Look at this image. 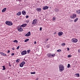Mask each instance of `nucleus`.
Returning a JSON list of instances; mask_svg holds the SVG:
<instances>
[{"label":"nucleus","mask_w":80,"mask_h":80,"mask_svg":"<svg viewBox=\"0 0 80 80\" xmlns=\"http://www.w3.org/2000/svg\"><path fill=\"white\" fill-rule=\"evenodd\" d=\"M22 14L24 15H26V12L25 11H23L22 12Z\"/></svg>","instance_id":"nucleus-15"},{"label":"nucleus","mask_w":80,"mask_h":80,"mask_svg":"<svg viewBox=\"0 0 80 80\" xmlns=\"http://www.w3.org/2000/svg\"><path fill=\"white\" fill-rule=\"evenodd\" d=\"M78 20V18H76L74 20V22H77V21Z\"/></svg>","instance_id":"nucleus-26"},{"label":"nucleus","mask_w":80,"mask_h":80,"mask_svg":"<svg viewBox=\"0 0 80 80\" xmlns=\"http://www.w3.org/2000/svg\"><path fill=\"white\" fill-rule=\"evenodd\" d=\"M25 64V62L24 61H23L21 64H20V67H23V65Z\"/></svg>","instance_id":"nucleus-7"},{"label":"nucleus","mask_w":80,"mask_h":80,"mask_svg":"<svg viewBox=\"0 0 80 80\" xmlns=\"http://www.w3.org/2000/svg\"><path fill=\"white\" fill-rule=\"evenodd\" d=\"M19 60H20V59H17L16 61V62H19Z\"/></svg>","instance_id":"nucleus-25"},{"label":"nucleus","mask_w":80,"mask_h":80,"mask_svg":"<svg viewBox=\"0 0 80 80\" xmlns=\"http://www.w3.org/2000/svg\"><path fill=\"white\" fill-rule=\"evenodd\" d=\"M68 58L71 57V55H68Z\"/></svg>","instance_id":"nucleus-34"},{"label":"nucleus","mask_w":80,"mask_h":80,"mask_svg":"<svg viewBox=\"0 0 80 80\" xmlns=\"http://www.w3.org/2000/svg\"><path fill=\"white\" fill-rule=\"evenodd\" d=\"M68 51H69V50H70V49L69 48H68Z\"/></svg>","instance_id":"nucleus-42"},{"label":"nucleus","mask_w":80,"mask_h":80,"mask_svg":"<svg viewBox=\"0 0 80 80\" xmlns=\"http://www.w3.org/2000/svg\"><path fill=\"white\" fill-rule=\"evenodd\" d=\"M18 29L19 32H22V31H23V29H22V27H21V26H18Z\"/></svg>","instance_id":"nucleus-5"},{"label":"nucleus","mask_w":80,"mask_h":80,"mask_svg":"<svg viewBox=\"0 0 80 80\" xmlns=\"http://www.w3.org/2000/svg\"><path fill=\"white\" fill-rule=\"evenodd\" d=\"M65 43H63L62 44V45L63 46H64V45H65Z\"/></svg>","instance_id":"nucleus-31"},{"label":"nucleus","mask_w":80,"mask_h":80,"mask_svg":"<svg viewBox=\"0 0 80 80\" xmlns=\"http://www.w3.org/2000/svg\"><path fill=\"white\" fill-rule=\"evenodd\" d=\"M6 10H7V8H3L2 10V12H5L6 11Z\"/></svg>","instance_id":"nucleus-16"},{"label":"nucleus","mask_w":80,"mask_h":80,"mask_svg":"<svg viewBox=\"0 0 80 80\" xmlns=\"http://www.w3.org/2000/svg\"><path fill=\"white\" fill-rule=\"evenodd\" d=\"M72 42L73 43H77L78 42V40L76 38H73L72 40Z\"/></svg>","instance_id":"nucleus-4"},{"label":"nucleus","mask_w":80,"mask_h":80,"mask_svg":"<svg viewBox=\"0 0 80 80\" xmlns=\"http://www.w3.org/2000/svg\"><path fill=\"white\" fill-rule=\"evenodd\" d=\"M31 74H35V72H31Z\"/></svg>","instance_id":"nucleus-29"},{"label":"nucleus","mask_w":80,"mask_h":80,"mask_svg":"<svg viewBox=\"0 0 80 80\" xmlns=\"http://www.w3.org/2000/svg\"><path fill=\"white\" fill-rule=\"evenodd\" d=\"M36 10L37 12H41V10H42V8H37Z\"/></svg>","instance_id":"nucleus-14"},{"label":"nucleus","mask_w":80,"mask_h":80,"mask_svg":"<svg viewBox=\"0 0 80 80\" xmlns=\"http://www.w3.org/2000/svg\"><path fill=\"white\" fill-rule=\"evenodd\" d=\"M11 55H12V56H13V55H14V53H12L11 54Z\"/></svg>","instance_id":"nucleus-35"},{"label":"nucleus","mask_w":80,"mask_h":80,"mask_svg":"<svg viewBox=\"0 0 80 80\" xmlns=\"http://www.w3.org/2000/svg\"><path fill=\"white\" fill-rule=\"evenodd\" d=\"M55 19H56V18H52V20L53 21L55 20Z\"/></svg>","instance_id":"nucleus-30"},{"label":"nucleus","mask_w":80,"mask_h":80,"mask_svg":"<svg viewBox=\"0 0 80 80\" xmlns=\"http://www.w3.org/2000/svg\"><path fill=\"white\" fill-rule=\"evenodd\" d=\"M34 44H36L37 43V42L36 41H35L34 43Z\"/></svg>","instance_id":"nucleus-39"},{"label":"nucleus","mask_w":80,"mask_h":80,"mask_svg":"<svg viewBox=\"0 0 80 80\" xmlns=\"http://www.w3.org/2000/svg\"><path fill=\"white\" fill-rule=\"evenodd\" d=\"M26 22L28 23V22H29V20L26 21Z\"/></svg>","instance_id":"nucleus-41"},{"label":"nucleus","mask_w":80,"mask_h":80,"mask_svg":"<svg viewBox=\"0 0 80 80\" xmlns=\"http://www.w3.org/2000/svg\"><path fill=\"white\" fill-rule=\"evenodd\" d=\"M27 25V24H23L21 26V27H25Z\"/></svg>","instance_id":"nucleus-13"},{"label":"nucleus","mask_w":80,"mask_h":80,"mask_svg":"<svg viewBox=\"0 0 80 80\" xmlns=\"http://www.w3.org/2000/svg\"><path fill=\"white\" fill-rule=\"evenodd\" d=\"M28 17H28V15L26 16V18H28Z\"/></svg>","instance_id":"nucleus-33"},{"label":"nucleus","mask_w":80,"mask_h":80,"mask_svg":"<svg viewBox=\"0 0 80 80\" xmlns=\"http://www.w3.org/2000/svg\"><path fill=\"white\" fill-rule=\"evenodd\" d=\"M47 57H48L50 58H52V57H54L55 56V55L54 54H51L50 53H48L47 55Z\"/></svg>","instance_id":"nucleus-2"},{"label":"nucleus","mask_w":80,"mask_h":80,"mask_svg":"<svg viewBox=\"0 0 80 80\" xmlns=\"http://www.w3.org/2000/svg\"><path fill=\"white\" fill-rule=\"evenodd\" d=\"M20 48V46H18L17 48V50H18L19 49V48Z\"/></svg>","instance_id":"nucleus-32"},{"label":"nucleus","mask_w":80,"mask_h":80,"mask_svg":"<svg viewBox=\"0 0 80 80\" xmlns=\"http://www.w3.org/2000/svg\"><path fill=\"white\" fill-rule=\"evenodd\" d=\"M37 23V19H34L32 22V24L33 25H35V24H36V23Z\"/></svg>","instance_id":"nucleus-6"},{"label":"nucleus","mask_w":80,"mask_h":80,"mask_svg":"<svg viewBox=\"0 0 80 80\" xmlns=\"http://www.w3.org/2000/svg\"><path fill=\"white\" fill-rule=\"evenodd\" d=\"M10 50H8V53H10Z\"/></svg>","instance_id":"nucleus-37"},{"label":"nucleus","mask_w":80,"mask_h":80,"mask_svg":"<svg viewBox=\"0 0 80 80\" xmlns=\"http://www.w3.org/2000/svg\"><path fill=\"white\" fill-rule=\"evenodd\" d=\"M42 29V28H40V30L41 31Z\"/></svg>","instance_id":"nucleus-38"},{"label":"nucleus","mask_w":80,"mask_h":80,"mask_svg":"<svg viewBox=\"0 0 80 80\" xmlns=\"http://www.w3.org/2000/svg\"><path fill=\"white\" fill-rule=\"evenodd\" d=\"M27 52L28 53H29L30 52V50H27Z\"/></svg>","instance_id":"nucleus-27"},{"label":"nucleus","mask_w":80,"mask_h":80,"mask_svg":"<svg viewBox=\"0 0 80 80\" xmlns=\"http://www.w3.org/2000/svg\"><path fill=\"white\" fill-rule=\"evenodd\" d=\"M4 56H7V55L5 54H4L3 55Z\"/></svg>","instance_id":"nucleus-43"},{"label":"nucleus","mask_w":80,"mask_h":80,"mask_svg":"<svg viewBox=\"0 0 80 80\" xmlns=\"http://www.w3.org/2000/svg\"><path fill=\"white\" fill-rule=\"evenodd\" d=\"M58 11H59V10H58V9H57V8H56L55 9V12H58Z\"/></svg>","instance_id":"nucleus-20"},{"label":"nucleus","mask_w":80,"mask_h":80,"mask_svg":"<svg viewBox=\"0 0 80 80\" xmlns=\"http://www.w3.org/2000/svg\"><path fill=\"white\" fill-rule=\"evenodd\" d=\"M2 67L3 68V70H5L6 68H5V66H2Z\"/></svg>","instance_id":"nucleus-24"},{"label":"nucleus","mask_w":80,"mask_h":80,"mask_svg":"<svg viewBox=\"0 0 80 80\" xmlns=\"http://www.w3.org/2000/svg\"><path fill=\"white\" fill-rule=\"evenodd\" d=\"M78 52H80V49L79 50H78Z\"/></svg>","instance_id":"nucleus-45"},{"label":"nucleus","mask_w":80,"mask_h":80,"mask_svg":"<svg viewBox=\"0 0 80 80\" xmlns=\"http://www.w3.org/2000/svg\"><path fill=\"white\" fill-rule=\"evenodd\" d=\"M16 15H18L19 16H20V15H21V12H18Z\"/></svg>","instance_id":"nucleus-19"},{"label":"nucleus","mask_w":80,"mask_h":80,"mask_svg":"<svg viewBox=\"0 0 80 80\" xmlns=\"http://www.w3.org/2000/svg\"><path fill=\"white\" fill-rule=\"evenodd\" d=\"M30 35H31L30 32H29L27 34H25V36L26 37H29V36H30Z\"/></svg>","instance_id":"nucleus-9"},{"label":"nucleus","mask_w":80,"mask_h":80,"mask_svg":"<svg viewBox=\"0 0 80 80\" xmlns=\"http://www.w3.org/2000/svg\"><path fill=\"white\" fill-rule=\"evenodd\" d=\"M9 66H11L12 65H11V64H10V62L9 63Z\"/></svg>","instance_id":"nucleus-44"},{"label":"nucleus","mask_w":80,"mask_h":80,"mask_svg":"<svg viewBox=\"0 0 80 80\" xmlns=\"http://www.w3.org/2000/svg\"><path fill=\"white\" fill-rule=\"evenodd\" d=\"M48 39H46L45 40V41H48Z\"/></svg>","instance_id":"nucleus-40"},{"label":"nucleus","mask_w":80,"mask_h":80,"mask_svg":"<svg viewBox=\"0 0 80 80\" xmlns=\"http://www.w3.org/2000/svg\"><path fill=\"white\" fill-rule=\"evenodd\" d=\"M58 36H62L63 35V32L60 31L58 33Z\"/></svg>","instance_id":"nucleus-11"},{"label":"nucleus","mask_w":80,"mask_h":80,"mask_svg":"<svg viewBox=\"0 0 80 80\" xmlns=\"http://www.w3.org/2000/svg\"><path fill=\"white\" fill-rule=\"evenodd\" d=\"M75 75L76 77H79V76H80V75L79 74V73H76L75 74Z\"/></svg>","instance_id":"nucleus-17"},{"label":"nucleus","mask_w":80,"mask_h":80,"mask_svg":"<svg viewBox=\"0 0 80 80\" xmlns=\"http://www.w3.org/2000/svg\"><path fill=\"white\" fill-rule=\"evenodd\" d=\"M6 24L8 25H9L10 26H12L13 25V23L11 21H6L5 22Z\"/></svg>","instance_id":"nucleus-3"},{"label":"nucleus","mask_w":80,"mask_h":80,"mask_svg":"<svg viewBox=\"0 0 80 80\" xmlns=\"http://www.w3.org/2000/svg\"><path fill=\"white\" fill-rule=\"evenodd\" d=\"M76 17H77V15H76V14H73L72 16H71V18H75Z\"/></svg>","instance_id":"nucleus-10"},{"label":"nucleus","mask_w":80,"mask_h":80,"mask_svg":"<svg viewBox=\"0 0 80 80\" xmlns=\"http://www.w3.org/2000/svg\"><path fill=\"white\" fill-rule=\"evenodd\" d=\"M59 71L61 72H63V70H64V67H63V66L62 65H60L59 66Z\"/></svg>","instance_id":"nucleus-1"},{"label":"nucleus","mask_w":80,"mask_h":80,"mask_svg":"<svg viewBox=\"0 0 80 80\" xmlns=\"http://www.w3.org/2000/svg\"><path fill=\"white\" fill-rule=\"evenodd\" d=\"M48 6H45L42 9L44 10H47V9H48Z\"/></svg>","instance_id":"nucleus-12"},{"label":"nucleus","mask_w":80,"mask_h":80,"mask_svg":"<svg viewBox=\"0 0 80 80\" xmlns=\"http://www.w3.org/2000/svg\"><path fill=\"white\" fill-rule=\"evenodd\" d=\"M35 80H38V79H36Z\"/></svg>","instance_id":"nucleus-48"},{"label":"nucleus","mask_w":80,"mask_h":80,"mask_svg":"<svg viewBox=\"0 0 80 80\" xmlns=\"http://www.w3.org/2000/svg\"><path fill=\"white\" fill-rule=\"evenodd\" d=\"M13 42H14L15 43H18V41L17 40H14L13 41Z\"/></svg>","instance_id":"nucleus-21"},{"label":"nucleus","mask_w":80,"mask_h":80,"mask_svg":"<svg viewBox=\"0 0 80 80\" xmlns=\"http://www.w3.org/2000/svg\"><path fill=\"white\" fill-rule=\"evenodd\" d=\"M1 54L2 55H4V53L1 52Z\"/></svg>","instance_id":"nucleus-36"},{"label":"nucleus","mask_w":80,"mask_h":80,"mask_svg":"<svg viewBox=\"0 0 80 80\" xmlns=\"http://www.w3.org/2000/svg\"><path fill=\"white\" fill-rule=\"evenodd\" d=\"M76 12L78 14V15H80V10H79L78 11H76Z\"/></svg>","instance_id":"nucleus-18"},{"label":"nucleus","mask_w":80,"mask_h":80,"mask_svg":"<svg viewBox=\"0 0 80 80\" xmlns=\"http://www.w3.org/2000/svg\"><path fill=\"white\" fill-rule=\"evenodd\" d=\"M70 65L69 64H68V65L67 68H70Z\"/></svg>","instance_id":"nucleus-23"},{"label":"nucleus","mask_w":80,"mask_h":80,"mask_svg":"<svg viewBox=\"0 0 80 80\" xmlns=\"http://www.w3.org/2000/svg\"><path fill=\"white\" fill-rule=\"evenodd\" d=\"M27 54V51H22L21 52V54L22 55H24Z\"/></svg>","instance_id":"nucleus-8"},{"label":"nucleus","mask_w":80,"mask_h":80,"mask_svg":"<svg viewBox=\"0 0 80 80\" xmlns=\"http://www.w3.org/2000/svg\"><path fill=\"white\" fill-rule=\"evenodd\" d=\"M14 48H12V49L13 50H14Z\"/></svg>","instance_id":"nucleus-46"},{"label":"nucleus","mask_w":80,"mask_h":80,"mask_svg":"<svg viewBox=\"0 0 80 80\" xmlns=\"http://www.w3.org/2000/svg\"><path fill=\"white\" fill-rule=\"evenodd\" d=\"M28 40H29V39H27L24 41V42H27Z\"/></svg>","instance_id":"nucleus-22"},{"label":"nucleus","mask_w":80,"mask_h":80,"mask_svg":"<svg viewBox=\"0 0 80 80\" xmlns=\"http://www.w3.org/2000/svg\"><path fill=\"white\" fill-rule=\"evenodd\" d=\"M54 34H56V32H54Z\"/></svg>","instance_id":"nucleus-47"},{"label":"nucleus","mask_w":80,"mask_h":80,"mask_svg":"<svg viewBox=\"0 0 80 80\" xmlns=\"http://www.w3.org/2000/svg\"><path fill=\"white\" fill-rule=\"evenodd\" d=\"M62 51V50L61 49H59L58 50H57V52H60Z\"/></svg>","instance_id":"nucleus-28"}]
</instances>
